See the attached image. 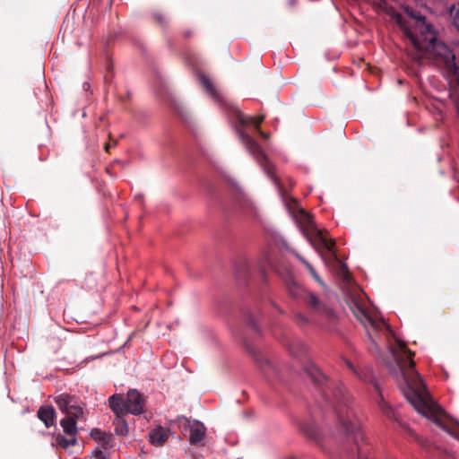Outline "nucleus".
Listing matches in <instances>:
<instances>
[{
  "label": "nucleus",
  "mask_w": 459,
  "mask_h": 459,
  "mask_svg": "<svg viewBox=\"0 0 459 459\" xmlns=\"http://www.w3.org/2000/svg\"><path fill=\"white\" fill-rule=\"evenodd\" d=\"M307 377L319 388L325 401L334 408L344 436L345 459H369L370 447L367 443L355 414L351 411L350 395L341 383H329L326 377L314 364L304 368Z\"/></svg>",
  "instance_id": "nucleus-1"
},
{
  "label": "nucleus",
  "mask_w": 459,
  "mask_h": 459,
  "mask_svg": "<svg viewBox=\"0 0 459 459\" xmlns=\"http://www.w3.org/2000/svg\"><path fill=\"white\" fill-rule=\"evenodd\" d=\"M390 351L404 380L403 394L408 402L419 413L459 440V422L448 416L430 398L420 374L415 370L414 353L399 340L390 347Z\"/></svg>",
  "instance_id": "nucleus-2"
},
{
  "label": "nucleus",
  "mask_w": 459,
  "mask_h": 459,
  "mask_svg": "<svg viewBox=\"0 0 459 459\" xmlns=\"http://www.w3.org/2000/svg\"><path fill=\"white\" fill-rule=\"evenodd\" d=\"M238 134L241 139L243 144L251 153V155L256 160L264 171L267 176L273 180L279 188V192L283 199L285 206L289 210L292 218L296 221L302 234L307 238V241L311 246L318 252L322 259L325 264H330V258L325 254V251L328 252L333 262L340 268L343 278H348V271L345 264L337 259L334 250V240L328 239L323 234V232L317 229L315 225L310 214L307 213L302 208H300L294 199L288 200L282 194V189L278 182V178L274 175L273 165L268 160L259 144L247 134L240 129H238Z\"/></svg>",
  "instance_id": "nucleus-3"
},
{
  "label": "nucleus",
  "mask_w": 459,
  "mask_h": 459,
  "mask_svg": "<svg viewBox=\"0 0 459 459\" xmlns=\"http://www.w3.org/2000/svg\"><path fill=\"white\" fill-rule=\"evenodd\" d=\"M342 298L355 316V317L364 325L367 329L368 338L370 339L372 346L376 349L377 352L379 353V350L377 346V342L374 334L370 332V329L376 333H390L391 330L389 325L382 318H377L371 316L368 310V298L366 293L363 292V289H342Z\"/></svg>",
  "instance_id": "nucleus-4"
},
{
  "label": "nucleus",
  "mask_w": 459,
  "mask_h": 459,
  "mask_svg": "<svg viewBox=\"0 0 459 459\" xmlns=\"http://www.w3.org/2000/svg\"><path fill=\"white\" fill-rule=\"evenodd\" d=\"M347 367L352 370L361 380L365 382L371 383L374 385L375 390L377 392L378 395L376 400L378 408L380 411L390 420H393L394 421H397L399 425L411 436L420 445L422 446H427L429 445V441L422 439L410 427L408 424L402 422L399 419V416L397 415L394 409L389 405L384 399L381 391L380 386L378 383L377 382L375 377L373 376L372 370L370 368H365L363 370H357L352 363L346 360Z\"/></svg>",
  "instance_id": "nucleus-5"
},
{
  "label": "nucleus",
  "mask_w": 459,
  "mask_h": 459,
  "mask_svg": "<svg viewBox=\"0 0 459 459\" xmlns=\"http://www.w3.org/2000/svg\"><path fill=\"white\" fill-rule=\"evenodd\" d=\"M108 404L116 415H138L143 412L144 397L137 390L131 389L126 398L121 394L111 395L108 398Z\"/></svg>",
  "instance_id": "nucleus-6"
},
{
  "label": "nucleus",
  "mask_w": 459,
  "mask_h": 459,
  "mask_svg": "<svg viewBox=\"0 0 459 459\" xmlns=\"http://www.w3.org/2000/svg\"><path fill=\"white\" fill-rule=\"evenodd\" d=\"M54 401L67 417L83 418V403L75 395L63 393L54 396Z\"/></svg>",
  "instance_id": "nucleus-7"
},
{
  "label": "nucleus",
  "mask_w": 459,
  "mask_h": 459,
  "mask_svg": "<svg viewBox=\"0 0 459 459\" xmlns=\"http://www.w3.org/2000/svg\"><path fill=\"white\" fill-rule=\"evenodd\" d=\"M178 427L181 432L186 435L189 433L188 440L191 444H198L204 437V426L199 421H191L186 417L178 418Z\"/></svg>",
  "instance_id": "nucleus-8"
},
{
  "label": "nucleus",
  "mask_w": 459,
  "mask_h": 459,
  "mask_svg": "<svg viewBox=\"0 0 459 459\" xmlns=\"http://www.w3.org/2000/svg\"><path fill=\"white\" fill-rule=\"evenodd\" d=\"M306 302L314 312L324 315L330 321L335 320L336 315L334 311L321 302L315 294L307 293Z\"/></svg>",
  "instance_id": "nucleus-9"
},
{
  "label": "nucleus",
  "mask_w": 459,
  "mask_h": 459,
  "mask_svg": "<svg viewBox=\"0 0 459 459\" xmlns=\"http://www.w3.org/2000/svg\"><path fill=\"white\" fill-rule=\"evenodd\" d=\"M38 418L44 423L46 428L55 425L56 411L52 405H42L37 412Z\"/></svg>",
  "instance_id": "nucleus-10"
},
{
  "label": "nucleus",
  "mask_w": 459,
  "mask_h": 459,
  "mask_svg": "<svg viewBox=\"0 0 459 459\" xmlns=\"http://www.w3.org/2000/svg\"><path fill=\"white\" fill-rule=\"evenodd\" d=\"M83 418H75V417H65L60 420V425L63 428V431L65 434L70 437H75L77 433L76 423L78 420H82Z\"/></svg>",
  "instance_id": "nucleus-11"
},
{
  "label": "nucleus",
  "mask_w": 459,
  "mask_h": 459,
  "mask_svg": "<svg viewBox=\"0 0 459 459\" xmlns=\"http://www.w3.org/2000/svg\"><path fill=\"white\" fill-rule=\"evenodd\" d=\"M149 437L152 444L162 446L168 439V430L158 426L150 432Z\"/></svg>",
  "instance_id": "nucleus-12"
},
{
  "label": "nucleus",
  "mask_w": 459,
  "mask_h": 459,
  "mask_svg": "<svg viewBox=\"0 0 459 459\" xmlns=\"http://www.w3.org/2000/svg\"><path fill=\"white\" fill-rule=\"evenodd\" d=\"M233 116L242 126H247L249 124H255L256 127H258L259 124L264 120V117H246L240 110L238 108H233Z\"/></svg>",
  "instance_id": "nucleus-13"
},
{
  "label": "nucleus",
  "mask_w": 459,
  "mask_h": 459,
  "mask_svg": "<svg viewBox=\"0 0 459 459\" xmlns=\"http://www.w3.org/2000/svg\"><path fill=\"white\" fill-rule=\"evenodd\" d=\"M199 81L201 82V84L204 86V88L205 89V91L215 100H219L220 99V96H219V93L217 92L215 87L213 86L212 82H211V80L209 79L208 76H206L205 74H200L199 75Z\"/></svg>",
  "instance_id": "nucleus-14"
},
{
  "label": "nucleus",
  "mask_w": 459,
  "mask_h": 459,
  "mask_svg": "<svg viewBox=\"0 0 459 459\" xmlns=\"http://www.w3.org/2000/svg\"><path fill=\"white\" fill-rule=\"evenodd\" d=\"M123 416L124 415H117L114 425L116 434L125 437L128 433V425Z\"/></svg>",
  "instance_id": "nucleus-15"
},
{
  "label": "nucleus",
  "mask_w": 459,
  "mask_h": 459,
  "mask_svg": "<svg viewBox=\"0 0 459 459\" xmlns=\"http://www.w3.org/2000/svg\"><path fill=\"white\" fill-rule=\"evenodd\" d=\"M91 437L94 440L102 442L103 446L108 445L112 439V435L110 433L101 431L99 429H93L91 432Z\"/></svg>",
  "instance_id": "nucleus-16"
},
{
  "label": "nucleus",
  "mask_w": 459,
  "mask_h": 459,
  "mask_svg": "<svg viewBox=\"0 0 459 459\" xmlns=\"http://www.w3.org/2000/svg\"><path fill=\"white\" fill-rule=\"evenodd\" d=\"M300 429L307 435L309 438L318 440L319 439V431L317 427L311 423H303L300 426Z\"/></svg>",
  "instance_id": "nucleus-17"
},
{
  "label": "nucleus",
  "mask_w": 459,
  "mask_h": 459,
  "mask_svg": "<svg viewBox=\"0 0 459 459\" xmlns=\"http://www.w3.org/2000/svg\"><path fill=\"white\" fill-rule=\"evenodd\" d=\"M448 14L453 26L459 31V3L448 8Z\"/></svg>",
  "instance_id": "nucleus-18"
},
{
  "label": "nucleus",
  "mask_w": 459,
  "mask_h": 459,
  "mask_svg": "<svg viewBox=\"0 0 459 459\" xmlns=\"http://www.w3.org/2000/svg\"><path fill=\"white\" fill-rule=\"evenodd\" d=\"M295 256L306 266L311 276L316 280L318 284H323L322 280L315 271L314 267L299 253L294 252Z\"/></svg>",
  "instance_id": "nucleus-19"
},
{
  "label": "nucleus",
  "mask_w": 459,
  "mask_h": 459,
  "mask_svg": "<svg viewBox=\"0 0 459 459\" xmlns=\"http://www.w3.org/2000/svg\"><path fill=\"white\" fill-rule=\"evenodd\" d=\"M56 444L62 448H68L69 446H75L77 444V439L75 437H71L70 438L65 437L62 435H57L56 437Z\"/></svg>",
  "instance_id": "nucleus-20"
},
{
  "label": "nucleus",
  "mask_w": 459,
  "mask_h": 459,
  "mask_svg": "<svg viewBox=\"0 0 459 459\" xmlns=\"http://www.w3.org/2000/svg\"><path fill=\"white\" fill-rule=\"evenodd\" d=\"M290 351L294 356H299L306 351V345L300 341H294L290 344Z\"/></svg>",
  "instance_id": "nucleus-21"
},
{
  "label": "nucleus",
  "mask_w": 459,
  "mask_h": 459,
  "mask_svg": "<svg viewBox=\"0 0 459 459\" xmlns=\"http://www.w3.org/2000/svg\"><path fill=\"white\" fill-rule=\"evenodd\" d=\"M295 320H296V323L300 326L306 325L309 323V320L304 315H302L300 313H298L295 316Z\"/></svg>",
  "instance_id": "nucleus-22"
},
{
  "label": "nucleus",
  "mask_w": 459,
  "mask_h": 459,
  "mask_svg": "<svg viewBox=\"0 0 459 459\" xmlns=\"http://www.w3.org/2000/svg\"><path fill=\"white\" fill-rule=\"evenodd\" d=\"M95 459H108L107 455L100 450L94 451Z\"/></svg>",
  "instance_id": "nucleus-23"
},
{
  "label": "nucleus",
  "mask_w": 459,
  "mask_h": 459,
  "mask_svg": "<svg viewBox=\"0 0 459 459\" xmlns=\"http://www.w3.org/2000/svg\"><path fill=\"white\" fill-rule=\"evenodd\" d=\"M239 265L241 267H243L244 269H246L247 267V262L246 259H242L240 262H239Z\"/></svg>",
  "instance_id": "nucleus-24"
},
{
  "label": "nucleus",
  "mask_w": 459,
  "mask_h": 459,
  "mask_svg": "<svg viewBox=\"0 0 459 459\" xmlns=\"http://www.w3.org/2000/svg\"><path fill=\"white\" fill-rule=\"evenodd\" d=\"M248 325H250L253 327H255V324L254 319L252 317H250L248 319Z\"/></svg>",
  "instance_id": "nucleus-25"
},
{
  "label": "nucleus",
  "mask_w": 459,
  "mask_h": 459,
  "mask_svg": "<svg viewBox=\"0 0 459 459\" xmlns=\"http://www.w3.org/2000/svg\"><path fill=\"white\" fill-rule=\"evenodd\" d=\"M264 259H265V263L268 264V265L272 264V262H271V260L269 259V257L267 256L266 254L264 255Z\"/></svg>",
  "instance_id": "nucleus-26"
},
{
  "label": "nucleus",
  "mask_w": 459,
  "mask_h": 459,
  "mask_svg": "<svg viewBox=\"0 0 459 459\" xmlns=\"http://www.w3.org/2000/svg\"><path fill=\"white\" fill-rule=\"evenodd\" d=\"M258 132H259V134H260L264 138H265V139H266V138H268V134H265V133L262 132L261 130H258Z\"/></svg>",
  "instance_id": "nucleus-27"
},
{
  "label": "nucleus",
  "mask_w": 459,
  "mask_h": 459,
  "mask_svg": "<svg viewBox=\"0 0 459 459\" xmlns=\"http://www.w3.org/2000/svg\"><path fill=\"white\" fill-rule=\"evenodd\" d=\"M110 146H111V145H110L109 143H107V144L105 145V150H106L107 152H108V150H109Z\"/></svg>",
  "instance_id": "nucleus-28"
},
{
  "label": "nucleus",
  "mask_w": 459,
  "mask_h": 459,
  "mask_svg": "<svg viewBox=\"0 0 459 459\" xmlns=\"http://www.w3.org/2000/svg\"><path fill=\"white\" fill-rule=\"evenodd\" d=\"M156 19L161 22L162 21V16L160 14H159V15L157 14L156 15Z\"/></svg>",
  "instance_id": "nucleus-29"
},
{
  "label": "nucleus",
  "mask_w": 459,
  "mask_h": 459,
  "mask_svg": "<svg viewBox=\"0 0 459 459\" xmlns=\"http://www.w3.org/2000/svg\"><path fill=\"white\" fill-rule=\"evenodd\" d=\"M247 205L251 206L252 209H255V207H253L252 204H247Z\"/></svg>",
  "instance_id": "nucleus-30"
},
{
  "label": "nucleus",
  "mask_w": 459,
  "mask_h": 459,
  "mask_svg": "<svg viewBox=\"0 0 459 459\" xmlns=\"http://www.w3.org/2000/svg\"><path fill=\"white\" fill-rule=\"evenodd\" d=\"M235 267H236V271L238 272V264H235Z\"/></svg>",
  "instance_id": "nucleus-31"
}]
</instances>
